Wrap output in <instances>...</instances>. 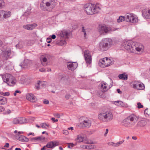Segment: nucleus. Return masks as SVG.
<instances>
[{
  "instance_id": "1",
  "label": "nucleus",
  "mask_w": 150,
  "mask_h": 150,
  "mask_svg": "<svg viewBox=\"0 0 150 150\" xmlns=\"http://www.w3.org/2000/svg\"><path fill=\"white\" fill-rule=\"evenodd\" d=\"M84 9L88 15H92L98 13L100 8L98 5L88 3L84 6Z\"/></svg>"
},
{
  "instance_id": "2",
  "label": "nucleus",
  "mask_w": 150,
  "mask_h": 150,
  "mask_svg": "<svg viewBox=\"0 0 150 150\" xmlns=\"http://www.w3.org/2000/svg\"><path fill=\"white\" fill-rule=\"evenodd\" d=\"M55 5L54 0H43L41 4V9L44 11H51Z\"/></svg>"
},
{
  "instance_id": "3",
  "label": "nucleus",
  "mask_w": 150,
  "mask_h": 150,
  "mask_svg": "<svg viewBox=\"0 0 150 150\" xmlns=\"http://www.w3.org/2000/svg\"><path fill=\"white\" fill-rule=\"evenodd\" d=\"M3 81L10 86L14 85L16 83V80L14 77L8 74H5L2 75Z\"/></svg>"
},
{
  "instance_id": "4",
  "label": "nucleus",
  "mask_w": 150,
  "mask_h": 150,
  "mask_svg": "<svg viewBox=\"0 0 150 150\" xmlns=\"http://www.w3.org/2000/svg\"><path fill=\"white\" fill-rule=\"evenodd\" d=\"M98 119L102 121H109L113 118V116L110 111H106L100 113L98 115Z\"/></svg>"
},
{
  "instance_id": "5",
  "label": "nucleus",
  "mask_w": 150,
  "mask_h": 150,
  "mask_svg": "<svg viewBox=\"0 0 150 150\" xmlns=\"http://www.w3.org/2000/svg\"><path fill=\"white\" fill-rule=\"evenodd\" d=\"M77 142H83L85 143L88 144L85 146V147L88 149H91L96 148V146L94 145L91 144L93 143V142L90 140H84V138L81 135H78L75 139Z\"/></svg>"
},
{
  "instance_id": "6",
  "label": "nucleus",
  "mask_w": 150,
  "mask_h": 150,
  "mask_svg": "<svg viewBox=\"0 0 150 150\" xmlns=\"http://www.w3.org/2000/svg\"><path fill=\"white\" fill-rule=\"evenodd\" d=\"M116 29L115 28H111V27L105 25H100L98 27V31L100 34L106 33L108 32L115 31Z\"/></svg>"
},
{
  "instance_id": "7",
  "label": "nucleus",
  "mask_w": 150,
  "mask_h": 150,
  "mask_svg": "<svg viewBox=\"0 0 150 150\" xmlns=\"http://www.w3.org/2000/svg\"><path fill=\"white\" fill-rule=\"evenodd\" d=\"M113 64V62L108 57H105L99 60V65L101 67L105 68L110 66Z\"/></svg>"
},
{
  "instance_id": "8",
  "label": "nucleus",
  "mask_w": 150,
  "mask_h": 150,
  "mask_svg": "<svg viewBox=\"0 0 150 150\" xmlns=\"http://www.w3.org/2000/svg\"><path fill=\"white\" fill-rule=\"evenodd\" d=\"M112 41V40L108 38L104 39L100 44V48L104 50L105 48L108 47Z\"/></svg>"
},
{
  "instance_id": "9",
  "label": "nucleus",
  "mask_w": 150,
  "mask_h": 150,
  "mask_svg": "<svg viewBox=\"0 0 150 150\" xmlns=\"http://www.w3.org/2000/svg\"><path fill=\"white\" fill-rule=\"evenodd\" d=\"M84 57L87 64L90 65L92 59L90 52L88 50H85L84 53Z\"/></svg>"
},
{
  "instance_id": "10",
  "label": "nucleus",
  "mask_w": 150,
  "mask_h": 150,
  "mask_svg": "<svg viewBox=\"0 0 150 150\" xmlns=\"http://www.w3.org/2000/svg\"><path fill=\"white\" fill-rule=\"evenodd\" d=\"M132 42L131 41H127L125 42L124 44V47L127 50L132 52L134 51V46H132Z\"/></svg>"
},
{
  "instance_id": "11",
  "label": "nucleus",
  "mask_w": 150,
  "mask_h": 150,
  "mask_svg": "<svg viewBox=\"0 0 150 150\" xmlns=\"http://www.w3.org/2000/svg\"><path fill=\"white\" fill-rule=\"evenodd\" d=\"M126 19L127 21L132 23H135L137 21V18L134 14L130 13L127 14Z\"/></svg>"
},
{
  "instance_id": "12",
  "label": "nucleus",
  "mask_w": 150,
  "mask_h": 150,
  "mask_svg": "<svg viewBox=\"0 0 150 150\" xmlns=\"http://www.w3.org/2000/svg\"><path fill=\"white\" fill-rule=\"evenodd\" d=\"M134 49L138 52H142L144 50V47L141 43L136 42L134 45Z\"/></svg>"
},
{
  "instance_id": "13",
  "label": "nucleus",
  "mask_w": 150,
  "mask_h": 150,
  "mask_svg": "<svg viewBox=\"0 0 150 150\" xmlns=\"http://www.w3.org/2000/svg\"><path fill=\"white\" fill-rule=\"evenodd\" d=\"M133 87L137 89L143 90L145 86L143 83H140L138 81H134L133 84Z\"/></svg>"
},
{
  "instance_id": "14",
  "label": "nucleus",
  "mask_w": 150,
  "mask_h": 150,
  "mask_svg": "<svg viewBox=\"0 0 150 150\" xmlns=\"http://www.w3.org/2000/svg\"><path fill=\"white\" fill-rule=\"evenodd\" d=\"M59 145V142L58 141H53L49 142L46 145V146L48 148L52 149Z\"/></svg>"
},
{
  "instance_id": "15",
  "label": "nucleus",
  "mask_w": 150,
  "mask_h": 150,
  "mask_svg": "<svg viewBox=\"0 0 150 150\" xmlns=\"http://www.w3.org/2000/svg\"><path fill=\"white\" fill-rule=\"evenodd\" d=\"M11 12L9 11H0V17L3 16L4 18H7L10 17Z\"/></svg>"
},
{
  "instance_id": "16",
  "label": "nucleus",
  "mask_w": 150,
  "mask_h": 150,
  "mask_svg": "<svg viewBox=\"0 0 150 150\" xmlns=\"http://www.w3.org/2000/svg\"><path fill=\"white\" fill-rule=\"evenodd\" d=\"M91 125V121L88 120H85L83 123H80V126L82 127H90Z\"/></svg>"
},
{
  "instance_id": "17",
  "label": "nucleus",
  "mask_w": 150,
  "mask_h": 150,
  "mask_svg": "<svg viewBox=\"0 0 150 150\" xmlns=\"http://www.w3.org/2000/svg\"><path fill=\"white\" fill-rule=\"evenodd\" d=\"M26 99L32 102H34L36 101L35 97L32 93H28L26 95Z\"/></svg>"
},
{
  "instance_id": "18",
  "label": "nucleus",
  "mask_w": 150,
  "mask_h": 150,
  "mask_svg": "<svg viewBox=\"0 0 150 150\" xmlns=\"http://www.w3.org/2000/svg\"><path fill=\"white\" fill-rule=\"evenodd\" d=\"M101 89L102 91L104 92L107 91L109 89V88L107 83L105 82H102L101 83Z\"/></svg>"
},
{
  "instance_id": "19",
  "label": "nucleus",
  "mask_w": 150,
  "mask_h": 150,
  "mask_svg": "<svg viewBox=\"0 0 150 150\" xmlns=\"http://www.w3.org/2000/svg\"><path fill=\"white\" fill-rule=\"evenodd\" d=\"M67 66L69 69L73 71L77 67V64L76 62L68 63L67 64Z\"/></svg>"
},
{
  "instance_id": "20",
  "label": "nucleus",
  "mask_w": 150,
  "mask_h": 150,
  "mask_svg": "<svg viewBox=\"0 0 150 150\" xmlns=\"http://www.w3.org/2000/svg\"><path fill=\"white\" fill-rule=\"evenodd\" d=\"M37 25L35 23L31 25H26L23 26V28L28 30H32L37 26Z\"/></svg>"
},
{
  "instance_id": "21",
  "label": "nucleus",
  "mask_w": 150,
  "mask_h": 150,
  "mask_svg": "<svg viewBox=\"0 0 150 150\" xmlns=\"http://www.w3.org/2000/svg\"><path fill=\"white\" fill-rule=\"evenodd\" d=\"M114 104L117 106H120L125 108H127L128 107L127 104L124 103L123 102L121 101H115Z\"/></svg>"
},
{
  "instance_id": "22",
  "label": "nucleus",
  "mask_w": 150,
  "mask_h": 150,
  "mask_svg": "<svg viewBox=\"0 0 150 150\" xmlns=\"http://www.w3.org/2000/svg\"><path fill=\"white\" fill-rule=\"evenodd\" d=\"M128 119V120H130L131 122L133 121L134 122H137L138 119L137 117L134 115H131L127 117Z\"/></svg>"
},
{
  "instance_id": "23",
  "label": "nucleus",
  "mask_w": 150,
  "mask_h": 150,
  "mask_svg": "<svg viewBox=\"0 0 150 150\" xmlns=\"http://www.w3.org/2000/svg\"><path fill=\"white\" fill-rule=\"evenodd\" d=\"M19 124H25L27 122L26 119L24 117H18Z\"/></svg>"
},
{
  "instance_id": "24",
  "label": "nucleus",
  "mask_w": 150,
  "mask_h": 150,
  "mask_svg": "<svg viewBox=\"0 0 150 150\" xmlns=\"http://www.w3.org/2000/svg\"><path fill=\"white\" fill-rule=\"evenodd\" d=\"M17 139L22 142H27L29 140L28 138L23 135H21L20 137H17Z\"/></svg>"
},
{
  "instance_id": "25",
  "label": "nucleus",
  "mask_w": 150,
  "mask_h": 150,
  "mask_svg": "<svg viewBox=\"0 0 150 150\" xmlns=\"http://www.w3.org/2000/svg\"><path fill=\"white\" fill-rule=\"evenodd\" d=\"M121 125L125 127H129L130 123L129 121L128 120V119H127V118L121 122Z\"/></svg>"
},
{
  "instance_id": "26",
  "label": "nucleus",
  "mask_w": 150,
  "mask_h": 150,
  "mask_svg": "<svg viewBox=\"0 0 150 150\" xmlns=\"http://www.w3.org/2000/svg\"><path fill=\"white\" fill-rule=\"evenodd\" d=\"M40 59L43 65L45 66L47 65L46 63L47 59L44 55H42Z\"/></svg>"
},
{
  "instance_id": "27",
  "label": "nucleus",
  "mask_w": 150,
  "mask_h": 150,
  "mask_svg": "<svg viewBox=\"0 0 150 150\" xmlns=\"http://www.w3.org/2000/svg\"><path fill=\"white\" fill-rule=\"evenodd\" d=\"M7 102V100L5 98L0 96V105L5 104Z\"/></svg>"
},
{
  "instance_id": "28",
  "label": "nucleus",
  "mask_w": 150,
  "mask_h": 150,
  "mask_svg": "<svg viewBox=\"0 0 150 150\" xmlns=\"http://www.w3.org/2000/svg\"><path fill=\"white\" fill-rule=\"evenodd\" d=\"M118 77L121 79L125 80L127 79L128 78L127 75L125 73H124L120 74Z\"/></svg>"
},
{
  "instance_id": "29",
  "label": "nucleus",
  "mask_w": 150,
  "mask_h": 150,
  "mask_svg": "<svg viewBox=\"0 0 150 150\" xmlns=\"http://www.w3.org/2000/svg\"><path fill=\"white\" fill-rule=\"evenodd\" d=\"M68 33L66 31H62L60 33V35L62 37L67 38L68 36Z\"/></svg>"
},
{
  "instance_id": "30",
  "label": "nucleus",
  "mask_w": 150,
  "mask_h": 150,
  "mask_svg": "<svg viewBox=\"0 0 150 150\" xmlns=\"http://www.w3.org/2000/svg\"><path fill=\"white\" fill-rule=\"evenodd\" d=\"M124 141V140H122V141L117 142L116 144H115L112 142L109 143V144L110 145H112V146H118L121 144Z\"/></svg>"
},
{
  "instance_id": "31",
  "label": "nucleus",
  "mask_w": 150,
  "mask_h": 150,
  "mask_svg": "<svg viewBox=\"0 0 150 150\" xmlns=\"http://www.w3.org/2000/svg\"><path fill=\"white\" fill-rule=\"evenodd\" d=\"M43 84V83L41 81H38L37 83L36 84L35 87L38 90L40 88L41 85H42Z\"/></svg>"
},
{
  "instance_id": "32",
  "label": "nucleus",
  "mask_w": 150,
  "mask_h": 150,
  "mask_svg": "<svg viewBox=\"0 0 150 150\" xmlns=\"http://www.w3.org/2000/svg\"><path fill=\"white\" fill-rule=\"evenodd\" d=\"M15 133H16L15 135L16 138L17 139V137H20L21 134H23L24 132H18L17 130H15L14 132Z\"/></svg>"
},
{
  "instance_id": "33",
  "label": "nucleus",
  "mask_w": 150,
  "mask_h": 150,
  "mask_svg": "<svg viewBox=\"0 0 150 150\" xmlns=\"http://www.w3.org/2000/svg\"><path fill=\"white\" fill-rule=\"evenodd\" d=\"M12 123L14 125L19 124L18 117H16L13 119L12 121Z\"/></svg>"
},
{
  "instance_id": "34",
  "label": "nucleus",
  "mask_w": 150,
  "mask_h": 150,
  "mask_svg": "<svg viewBox=\"0 0 150 150\" xmlns=\"http://www.w3.org/2000/svg\"><path fill=\"white\" fill-rule=\"evenodd\" d=\"M125 20V17L122 16H120L119 17L118 19H117V22L118 23L122 22Z\"/></svg>"
},
{
  "instance_id": "35",
  "label": "nucleus",
  "mask_w": 150,
  "mask_h": 150,
  "mask_svg": "<svg viewBox=\"0 0 150 150\" xmlns=\"http://www.w3.org/2000/svg\"><path fill=\"white\" fill-rule=\"evenodd\" d=\"M41 127L43 128L47 129L49 127V125L45 123H42L41 124Z\"/></svg>"
},
{
  "instance_id": "36",
  "label": "nucleus",
  "mask_w": 150,
  "mask_h": 150,
  "mask_svg": "<svg viewBox=\"0 0 150 150\" xmlns=\"http://www.w3.org/2000/svg\"><path fill=\"white\" fill-rule=\"evenodd\" d=\"M4 6V2L3 0H0V8H2Z\"/></svg>"
},
{
  "instance_id": "37",
  "label": "nucleus",
  "mask_w": 150,
  "mask_h": 150,
  "mask_svg": "<svg viewBox=\"0 0 150 150\" xmlns=\"http://www.w3.org/2000/svg\"><path fill=\"white\" fill-rule=\"evenodd\" d=\"M147 14L146 15H144L145 18L147 19L150 18V10H149L147 12Z\"/></svg>"
},
{
  "instance_id": "38",
  "label": "nucleus",
  "mask_w": 150,
  "mask_h": 150,
  "mask_svg": "<svg viewBox=\"0 0 150 150\" xmlns=\"http://www.w3.org/2000/svg\"><path fill=\"white\" fill-rule=\"evenodd\" d=\"M11 54V51L10 50H8L7 51L5 52V54L6 56L7 55V56L8 57Z\"/></svg>"
},
{
  "instance_id": "39",
  "label": "nucleus",
  "mask_w": 150,
  "mask_h": 150,
  "mask_svg": "<svg viewBox=\"0 0 150 150\" xmlns=\"http://www.w3.org/2000/svg\"><path fill=\"white\" fill-rule=\"evenodd\" d=\"M1 94L4 96H9L10 95V93L8 92H2Z\"/></svg>"
},
{
  "instance_id": "40",
  "label": "nucleus",
  "mask_w": 150,
  "mask_h": 150,
  "mask_svg": "<svg viewBox=\"0 0 150 150\" xmlns=\"http://www.w3.org/2000/svg\"><path fill=\"white\" fill-rule=\"evenodd\" d=\"M54 116L56 117L59 118L60 117V115L58 113H54L53 114Z\"/></svg>"
},
{
  "instance_id": "41",
  "label": "nucleus",
  "mask_w": 150,
  "mask_h": 150,
  "mask_svg": "<svg viewBox=\"0 0 150 150\" xmlns=\"http://www.w3.org/2000/svg\"><path fill=\"white\" fill-rule=\"evenodd\" d=\"M137 107L138 108H143V106L140 103H137Z\"/></svg>"
},
{
  "instance_id": "42",
  "label": "nucleus",
  "mask_w": 150,
  "mask_h": 150,
  "mask_svg": "<svg viewBox=\"0 0 150 150\" xmlns=\"http://www.w3.org/2000/svg\"><path fill=\"white\" fill-rule=\"evenodd\" d=\"M63 134H65V135H68L69 133L68 131L67 130H63Z\"/></svg>"
},
{
  "instance_id": "43",
  "label": "nucleus",
  "mask_w": 150,
  "mask_h": 150,
  "mask_svg": "<svg viewBox=\"0 0 150 150\" xmlns=\"http://www.w3.org/2000/svg\"><path fill=\"white\" fill-rule=\"evenodd\" d=\"M74 146V145L73 143H69L68 144V147L69 148H71Z\"/></svg>"
},
{
  "instance_id": "44",
  "label": "nucleus",
  "mask_w": 150,
  "mask_h": 150,
  "mask_svg": "<svg viewBox=\"0 0 150 150\" xmlns=\"http://www.w3.org/2000/svg\"><path fill=\"white\" fill-rule=\"evenodd\" d=\"M43 103L44 104H48L49 103V101L47 100H43Z\"/></svg>"
},
{
  "instance_id": "45",
  "label": "nucleus",
  "mask_w": 150,
  "mask_h": 150,
  "mask_svg": "<svg viewBox=\"0 0 150 150\" xmlns=\"http://www.w3.org/2000/svg\"><path fill=\"white\" fill-rule=\"evenodd\" d=\"M47 42L48 43H50V42H51V40H52V39L51 38H47Z\"/></svg>"
},
{
  "instance_id": "46",
  "label": "nucleus",
  "mask_w": 150,
  "mask_h": 150,
  "mask_svg": "<svg viewBox=\"0 0 150 150\" xmlns=\"http://www.w3.org/2000/svg\"><path fill=\"white\" fill-rule=\"evenodd\" d=\"M21 93V92L20 91H19L18 90H16L15 91V93H14V96H16V93Z\"/></svg>"
},
{
  "instance_id": "47",
  "label": "nucleus",
  "mask_w": 150,
  "mask_h": 150,
  "mask_svg": "<svg viewBox=\"0 0 150 150\" xmlns=\"http://www.w3.org/2000/svg\"><path fill=\"white\" fill-rule=\"evenodd\" d=\"M51 120L54 122H57L58 121L57 119H55L54 118L52 117L51 118Z\"/></svg>"
},
{
  "instance_id": "48",
  "label": "nucleus",
  "mask_w": 150,
  "mask_h": 150,
  "mask_svg": "<svg viewBox=\"0 0 150 150\" xmlns=\"http://www.w3.org/2000/svg\"><path fill=\"white\" fill-rule=\"evenodd\" d=\"M30 135H32V136H34L35 135V134H34V133H33V132H30L28 134H27V135L28 136H30Z\"/></svg>"
},
{
  "instance_id": "49",
  "label": "nucleus",
  "mask_w": 150,
  "mask_h": 150,
  "mask_svg": "<svg viewBox=\"0 0 150 150\" xmlns=\"http://www.w3.org/2000/svg\"><path fill=\"white\" fill-rule=\"evenodd\" d=\"M40 71L41 72H45L46 71V70L44 68H41L40 69Z\"/></svg>"
},
{
  "instance_id": "50",
  "label": "nucleus",
  "mask_w": 150,
  "mask_h": 150,
  "mask_svg": "<svg viewBox=\"0 0 150 150\" xmlns=\"http://www.w3.org/2000/svg\"><path fill=\"white\" fill-rule=\"evenodd\" d=\"M70 97V95H69V94H67L65 96V98L67 99H69Z\"/></svg>"
},
{
  "instance_id": "51",
  "label": "nucleus",
  "mask_w": 150,
  "mask_h": 150,
  "mask_svg": "<svg viewBox=\"0 0 150 150\" xmlns=\"http://www.w3.org/2000/svg\"><path fill=\"white\" fill-rule=\"evenodd\" d=\"M38 138L36 137L32 138L31 140L32 141L37 140H38Z\"/></svg>"
},
{
  "instance_id": "52",
  "label": "nucleus",
  "mask_w": 150,
  "mask_h": 150,
  "mask_svg": "<svg viewBox=\"0 0 150 150\" xmlns=\"http://www.w3.org/2000/svg\"><path fill=\"white\" fill-rule=\"evenodd\" d=\"M83 28H82V32H83L84 33V36H85L86 35V31H85V30L84 29V27H82Z\"/></svg>"
},
{
  "instance_id": "53",
  "label": "nucleus",
  "mask_w": 150,
  "mask_h": 150,
  "mask_svg": "<svg viewBox=\"0 0 150 150\" xmlns=\"http://www.w3.org/2000/svg\"><path fill=\"white\" fill-rule=\"evenodd\" d=\"M9 146V144L8 143H6L5 145L4 146V147H8Z\"/></svg>"
},
{
  "instance_id": "54",
  "label": "nucleus",
  "mask_w": 150,
  "mask_h": 150,
  "mask_svg": "<svg viewBox=\"0 0 150 150\" xmlns=\"http://www.w3.org/2000/svg\"><path fill=\"white\" fill-rule=\"evenodd\" d=\"M117 92L118 93H119L120 94L122 93V91L120 90L119 89H117Z\"/></svg>"
},
{
  "instance_id": "55",
  "label": "nucleus",
  "mask_w": 150,
  "mask_h": 150,
  "mask_svg": "<svg viewBox=\"0 0 150 150\" xmlns=\"http://www.w3.org/2000/svg\"><path fill=\"white\" fill-rule=\"evenodd\" d=\"M46 146H44L42 148H41V150H46Z\"/></svg>"
},
{
  "instance_id": "56",
  "label": "nucleus",
  "mask_w": 150,
  "mask_h": 150,
  "mask_svg": "<svg viewBox=\"0 0 150 150\" xmlns=\"http://www.w3.org/2000/svg\"><path fill=\"white\" fill-rule=\"evenodd\" d=\"M51 38L53 39H55L56 38V36L54 35H53L51 36Z\"/></svg>"
},
{
  "instance_id": "57",
  "label": "nucleus",
  "mask_w": 150,
  "mask_h": 150,
  "mask_svg": "<svg viewBox=\"0 0 150 150\" xmlns=\"http://www.w3.org/2000/svg\"><path fill=\"white\" fill-rule=\"evenodd\" d=\"M63 43V45H64L66 44V42L64 40H61L60 41V43Z\"/></svg>"
},
{
  "instance_id": "58",
  "label": "nucleus",
  "mask_w": 150,
  "mask_h": 150,
  "mask_svg": "<svg viewBox=\"0 0 150 150\" xmlns=\"http://www.w3.org/2000/svg\"><path fill=\"white\" fill-rule=\"evenodd\" d=\"M68 129L69 130H72L74 129V128L73 127H69V128H68Z\"/></svg>"
},
{
  "instance_id": "59",
  "label": "nucleus",
  "mask_w": 150,
  "mask_h": 150,
  "mask_svg": "<svg viewBox=\"0 0 150 150\" xmlns=\"http://www.w3.org/2000/svg\"><path fill=\"white\" fill-rule=\"evenodd\" d=\"M108 132V129H106V130L105 132V135L106 136V134H107Z\"/></svg>"
},
{
  "instance_id": "60",
  "label": "nucleus",
  "mask_w": 150,
  "mask_h": 150,
  "mask_svg": "<svg viewBox=\"0 0 150 150\" xmlns=\"http://www.w3.org/2000/svg\"><path fill=\"white\" fill-rule=\"evenodd\" d=\"M46 133V134L47 135H48V134L47 133V132H45V131H44L43 132H42V134H45V133Z\"/></svg>"
},
{
  "instance_id": "61",
  "label": "nucleus",
  "mask_w": 150,
  "mask_h": 150,
  "mask_svg": "<svg viewBox=\"0 0 150 150\" xmlns=\"http://www.w3.org/2000/svg\"><path fill=\"white\" fill-rule=\"evenodd\" d=\"M132 138L134 140H136L137 139V137H133Z\"/></svg>"
},
{
  "instance_id": "62",
  "label": "nucleus",
  "mask_w": 150,
  "mask_h": 150,
  "mask_svg": "<svg viewBox=\"0 0 150 150\" xmlns=\"http://www.w3.org/2000/svg\"><path fill=\"white\" fill-rule=\"evenodd\" d=\"M15 150H21V149L20 148H16Z\"/></svg>"
},
{
  "instance_id": "63",
  "label": "nucleus",
  "mask_w": 150,
  "mask_h": 150,
  "mask_svg": "<svg viewBox=\"0 0 150 150\" xmlns=\"http://www.w3.org/2000/svg\"><path fill=\"white\" fill-rule=\"evenodd\" d=\"M59 149L60 150H63V148H62L61 147V146H60L59 147Z\"/></svg>"
},
{
  "instance_id": "64",
  "label": "nucleus",
  "mask_w": 150,
  "mask_h": 150,
  "mask_svg": "<svg viewBox=\"0 0 150 150\" xmlns=\"http://www.w3.org/2000/svg\"><path fill=\"white\" fill-rule=\"evenodd\" d=\"M51 71V69L50 68L47 71Z\"/></svg>"
}]
</instances>
